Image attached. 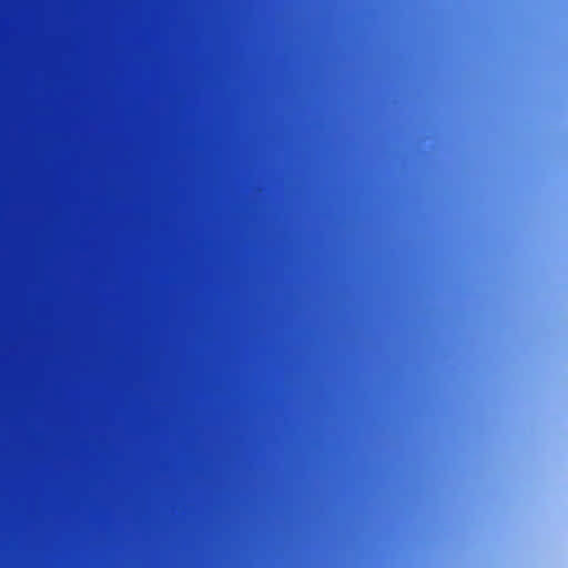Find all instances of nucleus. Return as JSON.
<instances>
[{
	"label": "nucleus",
	"instance_id": "1",
	"mask_svg": "<svg viewBox=\"0 0 568 568\" xmlns=\"http://www.w3.org/2000/svg\"><path fill=\"white\" fill-rule=\"evenodd\" d=\"M0 541H98V535H0Z\"/></svg>",
	"mask_w": 568,
	"mask_h": 568
}]
</instances>
